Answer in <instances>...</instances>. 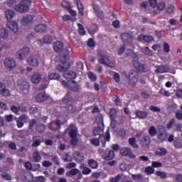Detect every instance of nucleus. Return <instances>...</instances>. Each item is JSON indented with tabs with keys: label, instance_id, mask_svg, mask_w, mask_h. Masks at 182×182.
<instances>
[{
	"label": "nucleus",
	"instance_id": "21",
	"mask_svg": "<svg viewBox=\"0 0 182 182\" xmlns=\"http://www.w3.org/2000/svg\"><path fill=\"white\" fill-rule=\"evenodd\" d=\"M69 89L75 92H80V86L75 80H70Z\"/></svg>",
	"mask_w": 182,
	"mask_h": 182
},
{
	"label": "nucleus",
	"instance_id": "5",
	"mask_svg": "<svg viewBox=\"0 0 182 182\" xmlns=\"http://www.w3.org/2000/svg\"><path fill=\"white\" fill-rule=\"evenodd\" d=\"M127 79H129V85H136V83L139 82L138 72L134 70H131L127 76Z\"/></svg>",
	"mask_w": 182,
	"mask_h": 182
},
{
	"label": "nucleus",
	"instance_id": "13",
	"mask_svg": "<svg viewBox=\"0 0 182 182\" xmlns=\"http://www.w3.org/2000/svg\"><path fill=\"white\" fill-rule=\"evenodd\" d=\"M30 53V48L28 47L23 48L17 53L16 57L18 59L23 60Z\"/></svg>",
	"mask_w": 182,
	"mask_h": 182
},
{
	"label": "nucleus",
	"instance_id": "44",
	"mask_svg": "<svg viewBox=\"0 0 182 182\" xmlns=\"http://www.w3.org/2000/svg\"><path fill=\"white\" fill-rule=\"evenodd\" d=\"M129 144H130L131 146H132L134 149H138L139 146L136 142V139L134 138H129Z\"/></svg>",
	"mask_w": 182,
	"mask_h": 182
},
{
	"label": "nucleus",
	"instance_id": "23",
	"mask_svg": "<svg viewBox=\"0 0 182 182\" xmlns=\"http://www.w3.org/2000/svg\"><path fill=\"white\" fill-rule=\"evenodd\" d=\"M0 95L4 97H9L10 91L9 89H6L5 85L0 82Z\"/></svg>",
	"mask_w": 182,
	"mask_h": 182
},
{
	"label": "nucleus",
	"instance_id": "63",
	"mask_svg": "<svg viewBox=\"0 0 182 182\" xmlns=\"http://www.w3.org/2000/svg\"><path fill=\"white\" fill-rule=\"evenodd\" d=\"M46 178L43 176H40L38 177H36V182H46Z\"/></svg>",
	"mask_w": 182,
	"mask_h": 182
},
{
	"label": "nucleus",
	"instance_id": "56",
	"mask_svg": "<svg viewBox=\"0 0 182 182\" xmlns=\"http://www.w3.org/2000/svg\"><path fill=\"white\" fill-rule=\"evenodd\" d=\"M117 135L119 137L124 138L126 136V131H125V129H120L119 130H118Z\"/></svg>",
	"mask_w": 182,
	"mask_h": 182
},
{
	"label": "nucleus",
	"instance_id": "38",
	"mask_svg": "<svg viewBox=\"0 0 182 182\" xmlns=\"http://www.w3.org/2000/svg\"><path fill=\"white\" fill-rule=\"evenodd\" d=\"M141 51L145 54L146 55L151 56L153 54V52L151 50H150L148 47H142L141 48Z\"/></svg>",
	"mask_w": 182,
	"mask_h": 182
},
{
	"label": "nucleus",
	"instance_id": "15",
	"mask_svg": "<svg viewBox=\"0 0 182 182\" xmlns=\"http://www.w3.org/2000/svg\"><path fill=\"white\" fill-rule=\"evenodd\" d=\"M156 70H155L156 73H168L170 71V67L167 65H157L156 67Z\"/></svg>",
	"mask_w": 182,
	"mask_h": 182
},
{
	"label": "nucleus",
	"instance_id": "30",
	"mask_svg": "<svg viewBox=\"0 0 182 182\" xmlns=\"http://www.w3.org/2000/svg\"><path fill=\"white\" fill-rule=\"evenodd\" d=\"M77 6V9L81 16H84L85 7L81 0H74Z\"/></svg>",
	"mask_w": 182,
	"mask_h": 182
},
{
	"label": "nucleus",
	"instance_id": "1",
	"mask_svg": "<svg viewBox=\"0 0 182 182\" xmlns=\"http://www.w3.org/2000/svg\"><path fill=\"white\" fill-rule=\"evenodd\" d=\"M60 63L57 65V70L61 73H65L70 68V64L68 62L70 58V51L65 50L59 55Z\"/></svg>",
	"mask_w": 182,
	"mask_h": 182
},
{
	"label": "nucleus",
	"instance_id": "2",
	"mask_svg": "<svg viewBox=\"0 0 182 182\" xmlns=\"http://www.w3.org/2000/svg\"><path fill=\"white\" fill-rule=\"evenodd\" d=\"M97 127H95L92 130L93 135L95 136H100L103 134L105 129V122H103V116L102 114L98 115L96 117Z\"/></svg>",
	"mask_w": 182,
	"mask_h": 182
},
{
	"label": "nucleus",
	"instance_id": "42",
	"mask_svg": "<svg viewBox=\"0 0 182 182\" xmlns=\"http://www.w3.org/2000/svg\"><path fill=\"white\" fill-rule=\"evenodd\" d=\"M33 158L36 163H39L42 159L41 154L38 151L33 153Z\"/></svg>",
	"mask_w": 182,
	"mask_h": 182
},
{
	"label": "nucleus",
	"instance_id": "16",
	"mask_svg": "<svg viewBox=\"0 0 182 182\" xmlns=\"http://www.w3.org/2000/svg\"><path fill=\"white\" fill-rule=\"evenodd\" d=\"M120 154L122 156H129L131 159H134L135 156L132 154V151L130 148H121Z\"/></svg>",
	"mask_w": 182,
	"mask_h": 182
},
{
	"label": "nucleus",
	"instance_id": "10",
	"mask_svg": "<svg viewBox=\"0 0 182 182\" xmlns=\"http://www.w3.org/2000/svg\"><path fill=\"white\" fill-rule=\"evenodd\" d=\"M97 55L100 57L99 62L102 64V65H110L112 64V61H110V59L107 58L105 55H103V53L102 50H98L97 51Z\"/></svg>",
	"mask_w": 182,
	"mask_h": 182
},
{
	"label": "nucleus",
	"instance_id": "64",
	"mask_svg": "<svg viewBox=\"0 0 182 182\" xmlns=\"http://www.w3.org/2000/svg\"><path fill=\"white\" fill-rule=\"evenodd\" d=\"M152 166L154 168H161V167L163 166V164L161 163H160V162H158V161H154L152 163Z\"/></svg>",
	"mask_w": 182,
	"mask_h": 182
},
{
	"label": "nucleus",
	"instance_id": "58",
	"mask_svg": "<svg viewBox=\"0 0 182 182\" xmlns=\"http://www.w3.org/2000/svg\"><path fill=\"white\" fill-rule=\"evenodd\" d=\"M46 129V126L44 124H39L37 125V131L38 132H43Z\"/></svg>",
	"mask_w": 182,
	"mask_h": 182
},
{
	"label": "nucleus",
	"instance_id": "9",
	"mask_svg": "<svg viewBox=\"0 0 182 182\" xmlns=\"http://www.w3.org/2000/svg\"><path fill=\"white\" fill-rule=\"evenodd\" d=\"M4 65L9 70H12L16 67V62L12 58H6L4 60Z\"/></svg>",
	"mask_w": 182,
	"mask_h": 182
},
{
	"label": "nucleus",
	"instance_id": "37",
	"mask_svg": "<svg viewBox=\"0 0 182 182\" xmlns=\"http://www.w3.org/2000/svg\"><path fill=\"white\" fill-rule=\"evenodd\" d=\"M149 134L151 137H154L156 136L157 129L155 126H151L149 129Z\"/></svg>",
	"mask_w": 182,
	"mask_h": 182
},
{
	"label": "nucleus",
	"instance_id": "50",
	"mask_svg": "<svg viewBox=\"0 0 182 182\" xmlns=\"http://www.w3.org/2000/svg\"><path fill=\"white\" fill-rule=\"evenodd\" d=\"M43 41H44V43L47 44H50L53 42V38L50 36L49 35H47L44 36V38H43Z\"/></svg>",
	"mask_w": 182,
	"mask_h": 182
},
{
	"label": "nucleus",
	"instance_id": "22",
	"mask_svg": "<svg viewBox=\"0 0 182 182\" xmlns=\"http://www.w3.org/2000/svg\"><path fill=\"white\" fill-rule=\"evenodd\" d=\"M63 77L65 79H69L70 80H73L74 79H76L77 74L75 72L73 71H66L65 73H63Z\"/></svg>",
	"mask_w": 182,
	"mask_h": 182
},
{
	"label": "nucleus",
	"instance_id": "25",
	"mask_svg": "<svg viewBox=\"0 0 182 182\" xmlns=\"http://www.w3.org/2000/svg\"><path fill=\"white\" fill-rule=\"evenodd\" d=\"M102 158L105 161H111L114 159L115 154L114 151L110 150L107 154H101Z\"/></svg>",
	"mask_w": 182,
	"mask_h": 182
},
{
	"label": "nucleus",
	"instance_id": "19",
	"mask_svg": "<svg viewBox=\"0 0 182 182\" xmlns=\"http://www.w3.org/2000/svg\"><path fill=\"white\" fill-rule=\"evenodd\" d=\"M140 145L144 147L149 146L151 144V138L148 135L143 136L141 139H139Z\"/></svg>",
	"mask_w": 182,
	"mask_h": 182
},
{
	"label": "nucleus",
	"instance_id": "35",
	"mask_svg": "<svg viewBox=\"0 0 182 182\" xmlns=\"http://www.w3.org/2000/svg\"><path fill=\"white\" fill-rule=\"evenodd\" d=\"M65 109L70 114H75L77 111L76 107H75L73 105H66Z\"/></svg>",
	"mask_w": 182,
	"mask_h": 182
},
{
	"label": "nucleus",
	"instance_id": "45",
	"mask_svg": "<svg viewBox=\"0 0 182 182\" xmlns=\"http://www.w3.org/2000/svg\"><path fill=\"white\" fill-rule=\"evenodd\" d=\"M156 154L159 156H164L167 154L166 148H159V151H156Z\"/></svg>",
	"mask_w": 182,
	"mask_h": 182
},
{
	"label": "nucleus",
	"instance_id": "40",
	"mask_svg": "<svg viewBox=\"0 0 182 182\" xmlns=\"http://www.w3.org/2000/svg\"><path fill=\"white\" fill-rule=\"evenodd\" d=\"M78 27V33L80 36H85L86 35V31L85 29V27L81 23H77Z\"/></svg>",
	"mask_w": 182,
	"mask_h": 182
},
{
	"label": "nucleus",
	"instance_id": "6",
	"mask_svg": "<svg viewBox=\"0 0 182 182\" xmlns=\"http://www.w3.org/2000/svg\"><path fill=\"white\" fill-rule=\"evenodd\" d=\"M69 137L70 139V144L72 146H77L78 143L77 132L75 129H72L68 132Z\"/></svg>",
	"mask_w": 182,
	"mask_h": 182
},
{
	"label": "nucleus",
	"instance_id": "14",
	"mask_svg": "<svg viewBox=\"0 0 182 182\" xmlns=\"http://www.w3.org/2000/svg\"><path fill=\"white\" fill-rule=\"evenodd\" d=\"M33 16H32L31 14H27L26 16H24V17H23L21 20L22 24L24 26H31L33 23Z\"/></svg>",
	"mask_w": 182,
	"mask_h": 182
},
{
	"label": "nucleus",
	"instance_id": "24",
	"mask_svg": "<svg viewBox=\"0 0 182 182\" xmlns=\"http://www.w3.org/2000/svg\"><path fill=\"white\" fill-rule=\"evenodd\" d=\"M48 79L49 80H60V75L56 72L50 71L48 73Z\"/></svg>",
	"mask_w": 182,
	"mask_h": 182
},
{
	"label": "nucleus",
	"instance_id": "39",
	"mask_svg": "<svg viewBox=\"0 0 182 182\" xmlns=\"http://www.w3.org/2000/svg\"><path fill=\"white\" fill-rule=\"evenodd\" d=\"M176 124V119L175 118H172L171 119H169V122H168V124H166V129L170 130L173 129V127L175 126Z\"/></svg>",
	"mask_w": 182,
	"mask_h": 182
},
{
	"label": "nucleus",
	"instance_id": "51",
	"mask_svg": "<svg viewBox=\"0 0 182 182\" xmlns=\"http://www.w3.org/2000/svg\"><path fill=\"white\" fill-rule=\"evenodd\" d=\"M113 102L116 106L122 107V101L118 96L113 97Z\"/></svg>",
	"mask_w": 182,
	"mask_h": 182
},
{
	"label": "nucleus",
	"instance_id": "31",
	"mask_svg": "<svg viewBox=\"0 0 182 182\" xmlns=\"http://www.w3.org/2000/svg\"><path fill=\"white\" fill-rule=\"evenodd\" d=\"M73 100L72 93L70 92H68L62 98V102L64 104H68L71 102Z\"/></svg>",
	"mask_w": 182,
	"mask_h": 182
},
{
	"label": "nucleus",
	"instance_id": "17",
	"mask_svg": "<svg viewBox=\"0 0 182 182\" xmlns=\"http://www.w3.org/2000/svg\"><path fill=\"white\" fill-rule=\"evenodd\" d=\"M48 98L49 95L46 92H40L36 96V101H37V102H44L48 100Z\"/></svg>",
	"mask_w": 182,
	"mask_h": 182
},
{
	"label": "nucleus",
	"instance_id": "43",
	"mask_svg": "<svg viewBox=\"0 0 182 182\" xmlns=\"http://www.w3.org/2000/svg\"><path fill=\"white\" fill-rule=\"evenodd\" d=\"M48 129L53 132H57L59 130V128L56 126V124L54 122H50L48 124Z\"/></svg>",
	"mask_w": 182,
	"mask_h": 182
},
{
	"label": "nucleus",
	"instance_id": "7",
	"mask_svg": "<svg viewBox=\"0 0 182 182\" xmlns=\"http://www.w3.org/2000/svg\"><path fill=\"white\" fill-rule=\"evenodd\" d=\"M17 87L22 92H28L30 84L26 80H19L17 84Z\"/></svg>",
	"mask_w": 182,
	"mask_h": 182
},
{
	"label": "nucleus",
	"instance_id": "27",
	"mask_svg": "<svg viewBox=\"0 0 182 182\" xmlns=\"http://www.w3.org/2000/svg\"><path fill=\"white\" fill-rule=\"evenodd\" d=\"M64 48V44L61 41H57L53 44V50L56 53L61 52Z\"/></svg>",
	"mask_w": 182,
	"mask_h": 182
},
{
	"label": "nucleus",
	"instance_id": "57",
	"mask_svg": "<svg viewBox=\"0 0 182 182\" xmlns=\"http://www.w3.org/2000/svg\"><path fill=\"white\" fill-rule=\"evenodd\" d=\"M155 170L154 168H152L151 166H148L145 168V172L148 174V175H151L154 173Z\"/></svg>",
	"mask_w": 182,
	"mask_h": 182
},
{
	"label": "nucleus",
	"instance_id": "55",
	"mask_svg": "<svg viewBox=\"0 0 182 182\" xmlns=\"http://www.w3.org/2000/svg\"><path fill=\"white\" fill-rule=\"evenodd\" d=\"M37 123V120L36 119H31L30 121H29V129L30 130H32L33 128L35 127V125Z\"/></svg>",
	"mask_w": 182,
	"mask_h": 182
},
{
	"label": "nucleus",
	"instance_id": "62",
	"mask_svg": "<svg viewBox=\"0 0 182 182\" xmlns=\"http://www.w3.org/2000/svg\"><path fill=\"white\" fill-rule=\"evenodd\" d=\"M122 179V176L120 174H118L116 177H113L111 178L110 182H119Z\"/></svg>",
	"mask_w": 182,
	"mask_h": 182
},
{
	"label": "nucleus",
	"instance_id": "59",
	"mask_svg": "<svg viewBox=\"0 0 182 182\" xmlns=\"http://www.w3.org/2000/svg\"><path fill=\"white\" fill-rule=\"evenodd\" d=\"M149 109H150V111L156 112V113L161 112V109L156 106L151 105V106H150Z\"/></svg>",
	"mask_w": 182,
	"mask_h": 182
},
{
	"label": "nucleus",
	"instance_id": "34",
	"mask_svg": "<svg viewBox=\"0 0 182 182\" xmlns=\"http://www.w3.org/2000/svg\"><path fill=\"white\" fill-rule=\"evenodd\" d=\"M87 164L92 169H97L99 167V164L94 159H89Z\"/></svg>",
	"mask_w": 182,
	"mask_h": 182
},
{
	"label": "nucleus",
	"instance_id": "49",
	"mask_svg": "<svg viewBox=\"0 0 182 182\" xmlns=\"http://www.w3.org/2000/svg\"><path fill=\"white\" fill-rule=\"evenodd\" d=\"M11 110L13 113L16 114H18L19 112L21 111V107H16V105H12L11 107Z\"/></svg>",
	"mask_w": 182,
	"mask_h": 182
},
{
	"label": "nucleus",
	"instance_id": "48",
	"mask_svg": "<svg viewBox=\"0 0 182 182\" xmlns=\"http://www.w3.org/2000/svg\"><path fill=\"white\" fill-rule=\"evenodd\" d=\"M61 6L65 8V9H67L68 11V9H70L71 7V4H70V2L67 1H62L60 3Z\"/></svg>",
	"mask_w": 182,
	"mask_h": 182
},
{
	"label": "nucleus",
	"instance_id": "47",
	"mask_svg": "<svg viewBox=\"0 0 182 182\" xmlns=\"http://www.w3.org/2000/svg\"><path fill=\"white\" fill-rule=\"evenodd\" d=\"M0 35L2 38L6 39L9 36V33L6 29L2 28L0 30Z\"/></svg>",
	"mask_w": 182,
	"mask_h": 182
},
{
	"label": "nucleus",
	"instance_id": "61",
	"mask_svg": "<svg viewBox=\"0 0 182 182\" xmlns=\"http://www.w3.org/2000/svg\"><path fill=\"white\" fill-rule=\"evenodd\" d=\"M173 146L176 149H182V142L181 141H175L173 142Z\"/></svg>",
	"mask_w": 182,
	"mask_h": 182
},
{
	"label": "nucleus",
	"instance_id": "20",
	"mask_svg": "<svg viewBox=\"0 0 182 182\" xmlns=\"http://www.w3.org/2000/svg\"><path fill=\"white\" fill-rule=\"evenodd\" d=\"M27 62L31 66H33L34 68H38L39 66V61L38 58L35 56L31 55L28 57L27 59Z\"/></svg>",
	"mask_w": 182,
	"mask_h": 182
},
{
	"label": "nucleus",
	"instance_id": "8",
	"mask_svg": "<svg viewBox=\"0 0 182 182\" xmlns=\"http://www.w3.org/2000/svg\"><path fill=\"white\" fill-rule=\"evenodd\" d=\"M168 135V134L166 129V127L164 125H161V127L159 128V132L157 136L158 139L161 142H164L167 140Z\"/></svg>",
	"mask_w": 182,
	"mask_h": 182
},
{
	"label": "nucleus",
	"instance_id": "29",
	"mask_svg": "<svg viewBox=\"0 0 182 182\" xmlns=\"http://www.w3.org/2000/svg\"><path fill=\"white\" fill-rule=\"evenodd\" d=\"M35 31L37 33H46L48 31V26L45 24H38L36 26Z\"/></svg>",
	"mask_w": 182,
	"mask_h": 182
},
{
	"label": "nucleus",
	"instance_id": "60",
	"mask_svg": "<svg viewBox=\"0 0 182 182\" xmlns=\"http://www.w3.org/2000/svg\"><path fill=\"white\" fill-rule=\"evenodd\" d=\"M132 178L134 180H139V181H141L144 178V176L141 174H133L132 176Z\"/></svg>",
	"mask_w": 182,
	"mask_h": 182
},
{
	"label": "nucleus",
	"instance_id": "41",
	"mask_svg": "<svg viewBox=\"0 0 182 182\" xmlns=\"http://www.w3.org/2000/svg\"><path fill=\"white\" fill-rule=\"evenodd\" d=\"M80 168H83L82 171V173L84 175H89L92 173V170L87 166L85 167V164H82L80 166Z\"/></svg>",
	"mask_w": 182,
	"mask_h": 182
},
{
	"label": "nucleus",
	"instance_id": "26",
	"mask_svg": "<svg viewBox=\"0 0 182 182\" xmlns=\"http://www.w3.org/2000/svg\"><path fill=\"white\" fill-rule=\"evenodd\" d=\"M42 80V75L39 73H35L33 74L31 77V82L33 83H40V82Z\"/></svg>",
	"mask_w": 182,
	"mask_h": 182
},
{
	"label": "nucleus",
	"instance_id": "28",
	"mask_svg": "<svg viewBox=\"0 0 182 182\" xmlns=\"http://www.w3.org/2000/svg\"><path fill=\"white\" fill-rule=\"evenodd\" d=\"M136 117L140 119H145L148 117V112L144 110H138L135 113Z\"/></svg>",
	"mask_w": 182,
	"mask_h": 182
},
{
	"label": "nucleus",
	"instance_id": "46",
	"mask_svg": "<svg viewBox=\"0 0 182 182\" xmlns=\"http://www.w3.org/2000/svg\"><path fill=\"white\" fill-rule=\"evenodd\" d=\"M63 160L65 162H71V161H73V157H72V156H70L68 154H65L63 156Z\"/></svg>",
	"mask_w": 182,
	"mask_h": 182
},
{
	"label": "nucleus",
	"instance_id": "11",
	"mask_svg": "<svg viewBox=\"0 0 182 182\" xmlns=\"http://www.w3.org/2000/svg\"><path fill=\"white\" fill-rule=\"evenodd\" d=\"M29 117L26 114H21L16 120V125L18 129H21L24 126V123H28Z\"/></svg>",
	"mask_w": 182,
	"mask_h": 182
},
{
	"label": "nucleus",
	"instance_id": "33",
	"mask_svg": "<svg viewBox=\"0 0 182 182\" xmlns=\"http://www.w3.org/2000/svg\"><path fill=\"white\" fill-rule=\"evenodd\" d=\"M16 15L15 11L14 10H6L5 11V16L8 21H10L14 18Z\"/></svg>",
	"mask_w": 182,
	"mask_h": 182
},
{
	"label": "nucleus",
	"instance_id": "18",
	"mask_svg": "<svg viewBox=\"0 0 182 182\" xmlns=\"http://www.w3.org/2000/svg\"><path fill=\"white\" fill-rule=\"evenodd\" d=\"M137 39L139 42L144 41L147 43H151L154 41V38L153 36L144 34L139 35Z\"/></svg>",
	"mask_w": 182,
	"mask_h": 182
},
{
	"label": "nucleus",
	"instance_id": "3",
	"mask_svg": "<svg viewBox=\"0 0 182 182\" xmlns=\"http://www.w3.org/2000/svg\"><path fill=\"white\" fill-rule=\"evenodd\" d=\"M31 0H22L21 2L15 6L16 11L21 13H26L30 10V6L31 5Z\"/></svg>",
	"mask_w": 182,
	"mask_h": 182
},
{
	"label": "nucleus",
	"instance_id": "36",
	"mask_svg": "<svg viewBox=\"0 0 182 182\" xmlns=\"http://www.w3.org/2000/svg\"><path fill=\"white\" fill-rule=\"evenodd\" d=\"M79 173H80L79 169L73 168L66 172V176L71 177V176L77 175Z\"/></svg>",
	"mask_w": 182,
	"mask_h": 182
},
{
	"label": "nucleus",
	"instance_id": "4",
	"mask_svg": "<svg viewBox=\"0 0 182 182\" xmlns=\"http://www.w3.org/2000/svg\"><path fill=\"white\" fill-rule=\"evenodd\" d=\"M132 63H133L134 67L138 71L141 72V73H146L147 70L145 66L142 63H139V57L137 56V55L133 53L132 55Z\"/></svg>",
	"mask_w": 182,
	"mask_h": 182
},
{
	"label": "nucleus",
	"instance_id": "53",
	"mask_svg": "<svg viewBox=\"0 0 182 182\" xmlns=\"http://www.w3.org/2000/svg\"><path fill=\"white\" fill-rule=\"evenodd\" d=\"M164 52L169 53L171 52L170 45L167 43H164Z\"/></svg>",
	"mask_w": 182,
	"mask_h": 182
},
{
	"label": "nucleus",
	"instance_id": "52",
	"mask_svg": "<svg viewBox=\"0 0 182 182\" xmlns=\"http://www.w3.org/2000/svg\"><path fill=\"white\" fill-rule=\"evenodd\" d=\"M90 143L96 146H98L100 145V141L99 138H92V139H90Z\"/></svg>",
	"mask_w": 182,
	"mask_h": 182
},
{
	"label": "nucleus",
	"instance_id": "12",
	"mask_svg": "<svg viewBox=\"0 0 182 182\" xmlns=\"http://www.w3.org/2000/svg\"><path fill=\"white\" fill-rule=\"evenodd\" d=\"M121 38L125 44L128 46L132 45L133 41V36H132V34L127 32L123 33L121 34Z\"/></svg>",
	"mask_w": 182,
	"mask_h": 182
},
{
	"label": "nucleus",
	"instance_id": "54",
	"mask_svg": "<svg viewBox=\"0 0 182 182\" xmlns=\"http://www.w3.org/2000/svg\"><path fill=\"white\" fill-rule=\"evenodd\" d=\"M157 176H160L163 179H166L167 178V175L165 172H162L161 171H157L156 173Z\"/></svg>",
	"mask_w": 182,
	"mask_h": 182
},
{
	"label": "nucleus",
	"instance_id": "32",
	"mask_svg": "<svg viewBox=\"0 0 182 182\" xmlns=\"http://www.w3.org/2000/svg\"><path fill=\"white\" fill-rule=\"evenodd\" d=\"M8 27L14 33H17L18 31V23L15 21H11L7 23Z\"/></svg>",
	"mask_w": 182,
	"mask_h": 182
}]
</instances>
